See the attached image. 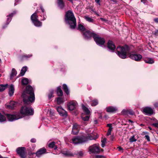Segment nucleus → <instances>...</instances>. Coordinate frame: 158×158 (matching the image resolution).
I'll list each match as a JSON object with an SVG mask.
<instances>
[{
  "label": "nucleus",
  "instance_id": "f257e3e1",
  "mask_svg": "<svg viewBox=\"0 0 158 158\" xmlns=\"http://www.w3.org/2000/svg\"><path fill=\"white\" fill-rule=\"evenodd\" d=\"M21 97L24 104H29L34 102L35 98L34 90L31 85H28L26 87L21 94Z\"/></svg>",
  "mask_w": 158,
  "mask_h": 158
},
{
  "label": "nucleus",
  "instance_id": "69168bd1",
  "mask_svg": "<svg viewBox=\"0 0 158 158\" xmlns=\"http://www.w3.org/2000/svg\"><path fill=\"white\" fill-rule=\"evenodd\" d=\"M113 128H109L108 130V131L111 132V131Z\"/></svg>",
  "mask_w": 158,
  "mask_h": 158
},
{
  "label": "nucleus",
  "instance_id": "6e6552de",
  "mask_svg": "<svg viewBox=\"0 0 158 158\" xmlns=\"http://www.w3.org/2000/svg\"><path fill=\"white\" fill-rule=\"evenodd\" d=\"M94 39L96 44L100 46L104 45L105 42V39L99 36L96 34L94 36Z\"/></svg>",
  "mask_w": 158,
  "mask_h": 158
},
{
  "label": "nucleus",
  "instance_id": "c85d7f7f",
  "mask_svg": "<svg viewBox=\"0 0 158 158\" xmlns=\"http://www.w3.org/2000/svg\"><path fill=\"white\" fill-rule=\"evenodd\" d=\"M82 109L86 114L88 115L89 114L90 111L87 107L83 105L82 106Z\"/></svg>",
  "mask_w": 158,
  "mask_h": 158
},
{
  "label": "nucleus",
  "instance_id": "e2e57ef3",
  "mask_svg": "<svg viewBox=\"0 0 158 158\" xmlns=\"http://www.w3.org/2000/svg\"><path fill=\"white\" fill-rule=\"evenodd\" d=\"M78 154L80 156H82L83 155V153L81 151H80L78 153Z\"/></svg>",
  "mask_w": 158,
  "mask_h": 158
},
{
  "label": "nucleus",
  "instance_id": "37998d69",
  "mask_svg": "<svg viewBox=\"0 0 158 158\" xmlns=\"http://www.w3.org/2000/svg\"><path fill=\"white\" fill-rule=\"evenodd\" d=\"M32 56L31 55H23L21 57V60H23L25 58H27L31 57Z\"/></svg>",
  "mask_w": 158,
  "mask_h": 158
},
{
  "label": "nucleus",
  "instance_id": "49530a36",
  "mask_svg": "<svg viewBox=\"0 0 158 158\" xmlns=\"http://www.w3.org/2000/svg\"><path fill=\"white\" fill-rule=\"evenodd\" d=\"M89 117L88 116H86L85 117H82V119L84 121H87L89 119Z\"/></svg>",
  "mask_w": 158,
  "mask_h": 158
},
{
  "label": "nucleus",
  "instance_id": "bf43d9fd",
  "mask_svg": "<svg viewBox=\"0 0 158 158\" xmlns=\"http://www.w3.org/2000/svg\"><path fill=\"white\" fill-rule=\"evenodd\" d=\"M34 154H35V153H32L31 152H28V155L31 156L33 155Z\"/></svg>",
  "mask_w": 158,
  "mask_h": 158
},
{
  "label": "nucleus",
  "instance_id": "412c9836",
  "mask_svg": "<svg viewBox=\"0 0 158 158\" xmlns=\"http://www.w3.org/2000/svg\"><path fill=\"white\" fill-rule=\"evenodd\" d=\"M48 146L50 148H53L55 150L58 148L57 146L55 145V143L54 141L49 143L48 145Z\"/></svg>",
  "mask_w": 158,
  "mask_h": 158
},
{
  "label": "nucleus",
  "instance_id": "052dcab7",
  "mask_svg": "<svg viewBox=\"0 0 158 158\" xmlns=\"http://www.w3.org/2000/svg\"><path fill=\"white\" fill-rule=\"evenodd\" d=\"M118 150L119 151H121L123 150V148L121 147H118Z\"/></svg>",
  "mask_w": 158,
  "mask_h": 158
},
{
  "label": "nucleus",
  "instance_id": "338daca9",
  "mask_svg": "<svg viewBox=\"0 0 158 158\" xmlns=\"http://www.w3.org/2000/svg\"><path fill=\"white\" fill-rule=\"evenodd\" d=\"M111 135V132H108L107 131V132L106 133V135L107 136H109Z\"/></svg>",
  "mask_w": 158,
  "mask_h": 158
},
{
  "label": "nucleus",
  "instance_id": "4c0bfd02",
  "mask_svg": "<svg viewBox=\"0 0 158 158\" xmlns=\"http://www.w3.org/2000/svg\"><path fill=\"white\" fill-rule=\"evenodd\" d=\"M84 18L86 20L89 22H93L94 21L93 19L88 16H85Z\"/></svg>",
  "mask_w": 158,
  "mask_h": 158
},
{
  "label": "nucleus",
  "instance_id": "a211bd4d",
  "mask_svg": "<svg viewBox=\"0 0 158 158\" xmlns=\"http://www.w3.org/2000/svg\"><path fill=\"white\" fill-rule=\"evenodd\" d=\"M16 106V102L14 101H11L9 105H7L6 106V108L12 110Z\"/></svg>",
  "mask_w": 158,
  "mask_h": 158
},
{
  "label": "nucleus",
  "instance_id": "7ed1b4c3",
  "mask_svg": "<svg viewBox=\"0 0 158 158\" xmlns=\"http://www.w3.org/2000/svg\"><path fill=\"white\" fill-rule=\"evenodd\" d=\"M130 48L127 45L123 46H119L117 48L118 55L121 58L125 59L127 57V55L129 53Z\"/></svg>",
  "mask_w": 158,
  "mask_h": 158
},
{
  "label": "nucleus",
  "instance_id": "6ab92c4d",
  "mask_svg": "<svg viewBox=\"0 0 158 158\" xmlns=\"http://www.w3.org/2000/svg\"><path fill=\"white\" fill-rule=\"evenodd\" d=\"M27 66H25L23 67L21 69L20 74L18 76L17 78H18L19 77L23 76L26 71H27Z\"/></svg>",
  "mask_w": 158,
  "mask_h": 158
},
{
  "label": "nucleus",
  "instance_id": "1a4fd4ad",
  "mask_svg": "<svg viewBox=\"0 0 158 158\" xmlns=\"http://www.w3.org/2000/svg\"><path fill=\"white\" fill-rule=\"evenodd\" d=\"M26 148L24 147H19L16 149V152L21 158H26V155L25 151Z\"/></svg>",
  "mask_w": 158,
  "mask_h": 158
},
{
  "label": "nucleus",
  "instance_id": "cd10ccee",
  "mask_svg": "<svg viewBox=\"0 0 158 158\" xmlns=\"http://www.w3.org/2000/svg\"><path fill=\"white\" fill-rule=\"evenodd\" d=\"M7 84L0 85V92L3 91L7 88Z\"/></svg>",
  "mask_w": 158,
  "mask_h": 158
},
{
  "label": "nucleus",
  "instance_id": "09e8293b",
  "mask_svg": "<svg viewBox=\"0 0 158 158\" xmlns=\"http://www.w3.org/2000/svg\"><path fill=\"white\" fill-rule=\"evenodd\" d=\"M128 110H124L122 111V113L123 114L127 115L128 114Z\"/></svg>",
  "mask_w": 158,
  "mask_h": 158
},
{
  "label": "nucleus",
  "instance_id": "58836bf2",
  "mask_svg": "<svg viewBox=\"0 0 158 158\" xmlns=\"http://www.w3.org/2000/svg\"><path fill=\"white\" fill-rule=\"evenodd\" d=\"M102 144L101 146L102 148H104L105 145V144L106 143V138H104L101 140Z\"/></svg>",
  "mask_w": 158,
  "mask_h": 158
},
{
  "label": "nucleus",
  "instance_id": "393cba45",
  "mask_svg": "<svg viewBox=\"0 0 158 158\" xmlns=\"http://www.w3.org/2000/svg\"><path fill=\"white\" fill-rule=\"evenodd\" d=\"M62 87L64 91L67 95H68L69 94V92L67 85L65 84H64L62 85Z\"/></svg>",
  "mask_w": 158,
  "mask_h": 158
},
{
  "label": "nucleus",
  "instance_id": "2eb2a0df",
  "mask_svg": "<svg viewBox=\"0 0 158 158\" xmlns=\"http://www.w3.org/2000/svg\"><path fill=\"white\" fill-rule=\"evenodd\" d=\"M47 152L46 149L44 148H42L39 149L35 153L36 156L38 157H40V156L45 153Z\"/></svg>",
  "mask_w": 158,
  "mask_h": 158
},
{
  "label": "nucleus",
  "instance_id": "9b49d317",
  "mask_svg": "<svg viewBox=\"0 0 158 158\" xmlns=\"http://www.w3.org/2000/svg\"><path fill=\"white\" fill-rule=\"evenodd\" d=\"M56 109L60 116L65 117L67 116L68 114L67 112L64 110L61 106L56 107Z\"/></svg>",
  "mask_w": 158,
  "mask_h": 158
},
{
  "label": "nucleus",
  "instance_id": "ddd939ff",
  "mask_svg": "<svg viewBox=\"0 0 158 158\" xmlns=\"http://www.w3.org/2000/svg\"><path fill=\"white\" fill-rule=\"evenodd\" d=\"M129 57L131 59L136 61H139L142 58V56L139 54H131L130 55Z\"/></svg>",
  "mask_w": 158,
  "mask_h": 158
},
{
  "label": "nucleus",
  "instance_id": "39448f33",
  "mask_svg": "<svg viewBox=\"0 0 158 158\" xmlns=\"http://www.w3.org/2000/svg\"><path fill=\"white\" fill-rule=\"evenodd\" d=\"M71 140L72 143L75 144H78L84 143L88 141L87 137L85 136H75L73 137Z\"/></svg>",
  "mask_w": 158,
  "mask_h": 158
},
{
  "label": "nucleus",
  "instance_id": "0eeeda50",
  "mask_svg": "<svg viewBox=\"0 0 158 158\" xmlns=\"http://www.w3.org/2000/svg\"><path fill=\"white\" fill-rule=\"evenodd\" d=\"M89 149L90 154H99L100 152V147L98 144H97L90 146Z\"/></svg>",
  "mask_w": 158,
  "mask_h": 158
},
{
  "label": "nucleus",
  "instance_id": "c756f323",
  "mask_svg": "<svg viewBox=\"0 0 158 158\" xmlns=\"http://www.w3.org/2000/svg\"><path fill=\"white\" fill-rule=\"evenodd\" d=\"M57 104L60 105L64 102L63 99L61 97H58L56 98Z\"/></svg>",
  "mask_w": 158,
  "mask_h": 158
},
{
  "label": "nucleus",
  "instance_id": "774afa93",
  "mask_svg": "<svg viewBox=\"0 0 158 158\" xmlns=\"http://www.w3.org/2000/svg\"><path fill=\"white\" fill-rule=\"evenodd\" d=\"M40 9H41V10L43 12H44V8L42 7V6H40Z\"/></svg>",
  "mask_w": 158,
  "mask_h": 158
},
{
  "label": "nucleus",
  "instance_id": "a18cd8bd",
  "mask_svg": "<svg viewBox=\"0 0 158 158\" xmlns=\"http://www.w3.org/2000/svg\"><path fill=\"white\" fill-rule=\"evenodd\" d=\"M95 158H106V157L103 155H96L95 156Z\"/></svg>",
  "mask_w": 158,
  "mask_h": 158
},
{
  "label": "nucleus",
  "instance_id": "8fccbe9b",
  "mask_svg": "<svg viewBox=\"0 0 158 158\" xmlns=\"http://www.w3.org/2000/svg\"><path fill=\"white\" fill-rule=\"evenodd\" d=\"M135 113L132 110H128V114H130L131 115H133Z\"/></svg>",
  "mask_w": 158,
  "mask_h": 158
},
{
  "label": "nucleus",
  "instance_id": "5fc2aeb1",
  "mask_svg": "<svg viewBox=\"0 0 158 158\" xmlns=\"http://www.w3.org/2000/svg\"><path fill=\"white\" fill-rule=\"evenodd\" d=\"M152 125L155 127L158 128V123H153L152 124Z\"/></svg>",
  "mask_w": 158,
  "mask_h": 158
},
{
  "label": "nucleus",
  "instance_id": "7c9ffc66",
  "mask_svg": "<svg viewBox=\"0 0 158 158\" xmlns=\"http://www.w3.org/2000/svg\"><path fill=\"white\" fill-rule=\"evenodd\" d=\"M78 29L83 33L86 30L82 25L79 24L78 25Z\"/></svg>",
  "mask_w": 158,
  "mask_h": 158
},
{
  "label": "nucleus",
  "instance_id": "ea45409f",
  "mask_svg": "<svg viewBox=\"0 0 158 158\" xmlns=\"http://www.w3.org/2000/svg\"><path fill=\"white\" fill-rule=\"evenodd\" d=\"M137 140V139L135 138V136L133 135L131 136L129 139V142L130 143H132L134 142H135Z\"/></svg>",
  "mask_w": 158,
  "mask_h": 158
},
{
  "label": "nucleus",
  "instance_id": "4468645a",
  "mask_svg": "<svg viewBox=\"0 0 158 158\" xmlns=\"http://www.w3.org/2000/svg\"><path fill=\"white\" fill-rule=\"evenodd\" d=\"M143 112L146 115H151L154 113V111L151 107H146L143 108Z\"/></svg>",
  "mask_w": 158,
  "mask_h": 158
},
{
  "label": "nucleus",
  "instance_id": "bb28decb",
  "mask_svg": "<svg viewBox=\"0 0 158 158\" xmlns=\"http://www.w3.org/2000/svg\"><path fill=\"white\" fill-rule=\"evenodd\" d=\"M56 93L58 96L61 97L63 96V92L60 87L57 88Z\"/></svg>",
  "mask_w": 158,
  "mask_h": 158
},
{
  "label": "nucleus",
  "instance_id": "9d476101",
  "mask_svg": "<svg viewBox=\"0 0 158 158\" xmlns=\"http://www.w3.org/2000/svg\"><path fill=\"white\" fill-rule=\"evenodd\" d=\"M95 34H96L93 31L88 30H86L83 33V35L84 38L86 39H89L92 37L94 38V36L95 35Z\"/></svg>",
  "mask_w": 158,
  "mask_h": 158
},
{
  "label": "nucleus",
  "instance_id": "680f3d73",
  "mask_svg": "<svg viewBox=\"0 0 158 158\" xmlns=\"http://www.w3.org/2000/svg\"><path fill=\"white\" fill-rule=\"evenodd\" d=\"M114 138V135H112L110 136V139L111 141H112L113 140Z\"/></svg>",
  "mask_w": 158,
  "mask_h": 158
},
{
  "label": "nucleus",
  "instance_id": "c9c22d12",
  "mask_svg": "<svg viewBox=\"0 0 158 158\" xmlns=\"http://www.w3.org/2000/svg\"><path fill=\"white\" fill-rule=\"evenodd\" d=\"M13 14L11 13L10 15L9 16H7V24H8L10 22L11 19V18L13 16Z\"/></svg>",
  "mask_w": 158,
  "mask_h": 158
},
{
  "label": "nucleus",
  "instance_id": "473e14b6",
  "mask_svg": "<svg viewBox=\"0 0 158 158\" xmlns=\"http://www.w3.org/2000/svg\"><path fill=\"white\" fill-rule=\"evenodd\" d=\"M144 61L145 63L148 64H152L154 63V61L153 60L150 58H148L144 60Z\"/></svg>",
  "mask_w": 158,
  "mask_h": 158
},
{
  "label": "nucleus",
  "instance_id": "6e6d98bb",
  "mask_svg": "<svg viewBox=\"0 0 158 158\" xmlns=\"http://www.w3.org/2000/svg\"><path fill=\"white\" fill-rule=\"evenodd\" d=\"M154 106L156 108H158V102H156L154 103Z\"/></svg>",
  "mask_w": 158,
  "mask_h": 158
},
{
  "label": "nucleus",
  "instance_id": "a878e982",
  "mask_svg": "<svg viewBox=\"0 0 158 158\" xmlns=\"http://www.w3.org/2000/svg\"><path fill=\"white\" fill-rule=\"evenodd\" d=\"M17 74V72L14 68H13L11 70V73L10 75V78H13L15 76H16Z\"/></svg>",
  "mask_w": 158,
  "mask_h": 158
},
{
  "label": "nucleus",
  "instance_id": "4be33fe9",
  "mask_svg": "<svg viewBox=\"0 0 158 158\" xmlns=\"http://www.w3.org/2000/svg\"><path fill=\"white\" fill-rule=\"evenodd\" d=\"M14 88L13 85H11L9 89V95L11 97L14 94Z\"/></svg>",
  "mask_w": 158,
  "mask_h": 158
},
{
  "label": "nucleus",
  "instance_id": "5701e85b",
  "mask_svg": "<svg viewBox=\"0 0 158 158\" xmlns=\"http://www.w3.org/2000/svg\"><path fill=\"white\" fill-rule=\"evenodd\" d=\"M37 12H36L34 13L31 15V19L33 23L34 22V21H35L38 19V16L37 15Z\"/></svg>",
  "mask_w": 158,
  "mask_h": 158
},
{
  "label": "nucleus",
  "instance_id": "f3484780",
  "mask_svg": "<svg viewBox=\"0 0 158 158\" xmlns=\"http://www.w3.org/2000/svg\"><path fill=\"white\" fill-rule=\"evenodd\" d=\"M107 47L112 52L114 51L115 48L114 44L111 41H109L107 43Z\"/></svg>",
  "mask_w": 158,
  "mask_h": 158
},
{
  "label": "nucleus",
  "instance_id": "864d4df0",
  "mask_svg": "<svg viewBox=\"0 0 158 158\" xmlns=\"http://www.w3.org/2000/svg\"><path fill=\"white\" fill-rule=\"evenodd\" d=\"M36 139L34 138L31 139L30 140L31 142L33 143H35L36 142Z\"/></svg>",
  "mask_w": 158,
  "mask_h": 158
},
{
  "label": "nucleus",
  "instance_id": "20e7f679",
  "mask_svg": "<svg viewBox=\"0 0 158 158\" xmlns=\"http://www.w3.org/2000/svg\"><path fill=\"white\" fill-rule=\"evenodd\" d=\"M22 106L20 110V114L22 118L25 116L32 115L33 114L34 111L31 108L27 107L26 104Z\"/></svg>",
  "mask_w": 158,
  "mask_h": 158
},
{
  "label": "nucleus",
  "instance_id": "13d9d810",
  "mask_svg": "<svg viewBox=\"0 0 158 158\" xmlns=\"http://www.w3.org/2000/svg\"><path fill=\"white\" fill-rule=\"evenodd\" d=\"M95 1L97 2L99 5H100L101 1L100 0H95Z\"/></svg>",
  "mask_w": 158,
  "mask_h": 158
},
{
  "label": "nucleus",
  "instance_id": "dca6fc26",
  "mask_svg": "<svg viewBox=\"0 0 158 158\" xmlns=\"http://www.w3.org/2000/svg\"><path fill=\"white\" fill-rule=\"evenodd\" d=\"M106 110L108 113H114L117 110V109L115 107L110 106L106 108Z\"/></svg>",
  "mask_w": 158,
  "mask_h": 158
},
{
  "label": "nucleus",
  "instance_id": "a19ab883",
  "mask_svg": "<svg viewBox=\"0 0 158 158\" xmlns=\"http://www.w3.org/2000/svg\"><path fill=\"white\" fill-rule=\"evenodd\" d=\"M87 137L88 140L89 139L90 140H92L94 139V137L93 136V134H88V136H85Z\"/></svg>",
  "mask_w": 158,
  "mask_h": 158
},
{
  "label": "nucleus",
  "instance_id": "423d86ee",
  "mask_svg": "<svg viewBox=\"0 0 158 158\" xmlns=\"http://www.w3.org/2000/svg\"><path fill=\"white\" fill-rule=\"evenodd\" d=\"M6 116L8 121L10 122H12L22 118V116H21L19 113H16L14 114H7Z\"/></svg>",
  "mask_w": 158,
  "mask_h": 158
},
{
  "label": "nucleus",
  "instance_id": "f704fd0d",
  "mask_svg": "<svg viewBox=\"0 0 158 158\" xmlns=\"http://www.w3.org/2000/svg\"><path fill=\"white\" fill-rule=\"evenodd\" d=\"M54 93V91L53 90H49V93L48 94V97L49 99H50L52 97L54 96H53V94Z\"/></svg>",
  "mask_w": 158,
  "mask_h": 158
},
{
  "label": "nucleus",
  "instance_id": "2f4dec72",
  "mask_svg": "<svg viewBox=\"0 0 158 158\" xmlns=\"http://www.w3.org/2000/svg\"><path fill=\"white\" fill-rule=\"evenodd\" d=\"M34 25L36 27H39L42 26V23L38 19L33 22Z\"/></svg>",
  "mask_w": 158,
  "mask_h": 158
},
{
  "label": "nucleus",
  "instance_id": "e433bc0d",
  "mask_svg": "<svg viewBox=\"0 0 158 158\" xmlns=\"http://www.w3.org/2000/svg\"><path fill=\"white\" fill-rule=\"evenodd\" d=\"M29 82V80H22V83L23 85H27Z\"/></svg>",
  "mask_w": 158,
  "mask_h": 158
},
{
  "label": "nucleus",
  "instance_id": "603ef678",
  "mask_svg": "<svg viewBox=\"0 0 158 158\" xmlns=\"http://www.w3.org/2000/svg\"><path fill=\"white\" fill-rule=\"evenodd\" d=\"M153 33L155 35H158V29L154 31H153Z\"/></svg>",
  "mask_w": 158,
  "mask_h": 158
},
{
  "label": "nucleus",
  "instance_id": "b1692460",
  "mask_svg": "<svg viewBox=\"0 0 158 158\" xmlns=\"http://www.w3.org/2000/svg\"><path fill=\"white\" fill-rule=\"evenodd\" d=\"M62 153L66 157L73 156V154L71 152L69 151H63Z\"/></svg>",
  "mask_w": 158,
  "mask_h": 158
},
{
  "label": "nucleus",
  "instance_id": "4d7b16f0",
  "mask_svg": "<svg viewBox=\"0 0 158 158\" xmlns=\"http://www.w3.org/2000/svg\"><path fill=\"white\" fill-rule=\"evenodd\" d=\"M107 127H109V128H113L112 127V124L109 123L107 124Z\"/></svg>",
  "mask_w": 158,
  "mask_h": 158
},
{
  "label": "nucleus",
  "instance_id": "f03ea898",
  "mask_svg": "<svg viewBox=\"0 0 158 158\" xmlns=\"http://www.w3.org/2000/svg\"><path fill=\"white\" fill-rule=\"evenodd\" d=\"M66 23L70 26L71 29H74L76 26V18L73 12L71 10H68L66 13L65 18Z\"/></svg>",
  "mask_w": 158,
  "mask_h": 158
},
{
  "label": "nucleus",
  "instance_id": "aec40b11",
  "mask_svg": "<svg viewBox=\"0 0 158 158\" xmlns=\"http://www.w3.org/2000/svg\"><path fill=\"white\" fill-rule=\"evenodd\" d=\"M57 3L58 6L61 9H63L65 4L63 0H57Z\"/></svg>",
  "mask_w": 158,
  "mask_h": 158
},
{
  "label": "nucleus",
  "instance_id": "79ce46f5",
  "mask_svg": "<svg viewBox=\"0 0 158 158\" xmlns=\"http://www.w3.org/2000/svg\"><path fill=\"white\" fill-rule=\"evenodd\" d=\"M98 104V101L97 100H94L92 101L91 105L92 106H95Z\"/></svg>",
  "mask_w": 158,
  "mask_h": 158
},
{
  "label": "nucleus",
  "instance_id": "c03bdc74",
  "mask_svg": "<svg viewBox=\"0 0 158 158\" xmlns=\"http://www.w3.org/2000/svg\"><path fill=\"white\" fill-rule=\"evenodd\" d=\"M79 132L78 130H76L72 129V134L73 135H77Z\"/></svg>",
  "mask_w": 158,
  "mask_h": 158
},
{
  "label": "nucleus",
  "instance_id": "3c124183",
  "mask_svg": "<svg viewBox=\"0 0 158 158\" xmlns=\"http://www.w3.org/2000/svg\"><path fill=\"white\" fill-rule=\"evenodd\" d=\"M144 137L145 139L147 140V141L148 142L150 141V138L149 135H145Z\"/></svg>",
  "mask_w": 158,
  "mask_h": 158
},
{
  "label": "nucleus",
  "instance_id": "0e129e2a",
  "mask_svg": "<svg viewBox=\"0 0 158 158\" xmlns=\"http://www.w3.org/2000/svg\"><path fill=\"white\" fill-rule=\"evenodd\" d=\"M154 20L156 23H158V18L154 19Z\"/></svg>",
  "mask_w": 158,
  "mask_h": 158
},
{
  "label": "nucleus",
  "instance_id": "f8f14e48",
  "mask_svg": "<svg viewBox=\"0 0 158 158\" xmlns=\"http://www.w3.org/2000/svg\"><path fill=\"white\" fill-rule=\"evenodd\" d=\"M77 103L74 101L69 102L67 104V108L70 111H73L76 109Z\"/></svg>",
  "mask_w": 158,
  "mask_h": 158
},
{
  "label": "nucleus",
  "instance_id": "de8ad7c7",
  "mask_svg": "<svg viewBox=\"0 0 158 158\" xmlns=\"http://www.w3.org/2000/svg\"><path fill=\"white\" fill-rule=\"evenodd\" d=\"M78 127L79 126L77 124H75L73 125L72 129L78 130Z\"/></svg>",
  "mask_w": 158,
  "mask_h": 158
},
{
  "label": "nucleus",
  "instance_id": "72a5a7b5",
  "mask_svg": "<svg viewBox=\"0 0 158 158\" xmlns=\"http://www.w3.org/2000/svg\"><path fill=\"white\" fill-rule=\"evenodd\" d=\"M6 118L5 116L0 113V122L2 123L6 121Z\"/></svg>",
  "mask_w": 158,
  "mask_h": 158
}]
</instances>
